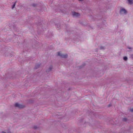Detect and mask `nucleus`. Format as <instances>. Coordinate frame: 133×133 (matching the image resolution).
<instances>
[{
    "label": "nucleus",
    "mask_w": 133,
    "mask_h": 133,
    "mask_svg": "<svg viewBox=\"0 0 133 133\" xmlns=\"http://www.w3.org/2000/svg\"><path fill=\"white\" fill-rule=\"evenodd\" d=\"M119 13L121 14H127V11L125 9L121 8L120 10Z\"/></svg>",
    "instance_id": "obj_1"
},
{
    "label": "nucleus",
    "mask_w": 133,
    "mask_h": 133,
    "mask_svg": "<svg viewBox=\"0 0 133 133\" xmlns=\"http://www.w3.org/2000/svg\"><path fill=\"white\" fill-rule=\"evenodd\" d=\"M15 107H17L19 108H23L24 107V105L19 104L17 103H16L15 104Z\"/></svg>",
    "instance_id": "obj_2"
},
{
    "label": "nucleus",
    "mask_w": 133,
    "mask_h": 133,
    "mask_svg": "<svg viewBox=\"0 0 133 133\" xmlns=\"http://www.w3.org/2000/svg\"><path fill=\"white\" fill-rule=\"evenodd\" d=\"M72 15L74 17H77L80 15L79 13L76 12H72Z\"/></svg>",
    "instance_id": "obj_3"
},
{
    "label": "nucleus",
    "mask_w": 133,
    "mask_h": 133,
    "mask_svg": "<svg viewBox=\"0 0 133 133\" xmlns=\"http://www.w3.org/2000/svg\"><path fill=\"white\" fill-rule=\"evenodd\" d=\"M52 69L53 68L52 66H50L49 68L46 70V72L48 73L49 72H50V71H51L52 70Z\"/></svg>",
    "instance_id": "obj_4"
},
{
    "label": "nucleus",
    "mask_w": 133,
    "mask_h": 133,
    "mask_svg": "<svg viewBox=\"0 0 133 133\" xmlns=\"http://www.w3.org/2000/svg\"><path fill=\"white\" fill-rule=\"evenodd\" d=\"M43 24H44V25L42 24V28L43 27V28H44L45 29H46V28L47 27V23L46 22H45V23H44Z\"/></svg>",
    "instance_id": "obj_5"
},
{
    "label": "nucleus",
    "mask_w": 133,
    "mask_h": 133,
    "mask_svg": "<svg viewBox=\"0 0 133 133\" xmlns=\"http://www.w3.org/2000/svg\"><path fill=\"white\" fill-rule=\"evenodd\" d=\"M67 56L68 55L67 54H65V55L63 54L61 57L63 58H66L67 57Z\"/></svg>",
    "instance_id": "obj_6"
},
{
    "label": "nucleus",
    "mask_w": 133,
    "mask_h": 133,
    "mask_svg": "<svg viewBox=\"0 0 133 133\" xmlns=\"http://www.w3.org/2000/svg\"><path fill=\"white\" fill-rule=\"evenodd\" d=\"M40 65L38 64H36L34 68V69H36L39 67Z\"/></svg>",
    "instance_id": "obj_7"
},
{
    "label": "nucleus",
    "mask_w": 133,
    "mask_h": 133,
    "mask_svg": "<svg viewBox=\"0 0 133 133\" xmlns=\"http://www.w3.org/2000/svg\"><path fill=\"white\" fill-rule=\"evenodd\" d=\"M102 26H103V27H101V28H100L102 30L103 29L105 28L106 27V25H105L104 24H102Z\"/></svg>",
    "instance_id": "obj_8"
},
{
    "label": "nucleus",
    "mask_w": 133,
    "mask_h": 133,
    "mask_svg": "<svg viewBox=\"0 0 133 133\" xmlns=\"http://www.w3.org/2000/svg\"><path fill=\"white\" fill-rule=\"evenodd\" d=\"M57 53H58V56L60 57H62V55L63 54L59 52H57Z\"/></svg>",
    "instance_id": "obj_9"
},
{
    "label": "nucleus",
    "mask_w": 133,
    "mask_h": 133,
    "mask_svg": "<svg viewBox=\"0 0 133 133\" xmlns=\"http://www.w3.org/2000/svg\"><path fill=\"white\" fill-rule=\"evenodd\" d=\"M123 59L124 61H126L128 59V58L126 56H124L123 57Z\"/></svg>",
    "instance_id": "obj_10"
},
{
    "label": "nucleus",
    "mask_w": 133,
    "mask_h": 133,
    "mask_svg": "<svg viewBox=\"0 0 133 133\" xmlns=\"http://www.w3.org/2000/svg\"><path fill=\"white\" fill-rule=\"evenodd\" d=\"M31 6H33V7H36L37 6V5L35 4H32Z\"/></svg>",
    "instance_id": "obj_11"
},
{
    "label": "nucleus",
    "mask_w": 133,
    "mask_h": 133,
    "mask_svg": "<svg viewBox=\"0 0 133 133\" xmlns=\"http://www.w3.org/2000/svg\"><path fill=\"white\" fill-rule=\"evenodd\" d=\"M33 128L34 129H37L38 128L35 125L33 127Z\"/></svg>",
    "instance_id": "obj_12"
},
{
    "label": "nucleus",
    "mask_w": 133,
    "mask_h": 133,
    "mask_svg": "<svg viewBox=\"0 0 133 133\" xmlns=\"http://www.w3.org/2000/svg\"><path fill=\"white\" fill-rule=\"evenodd\" d=\"M127 120V118H126L125 117L123 119V121H126Z\"/></svg>",
    "instance_id": "obj_13"
},
{
    "label": "nucleus",
    "mask_w": 133,
    "mask_h": 133,
    "mask_svg": "<svg viewBox=\"0 0 133 133\" xmlns=\"http://www.w3.org/2000/svg\"><path fill=\"white\" fill-rule=\"evenodd\" d=\"M100 49L101 50H104V48L103 46H101L100 47Z\"/></svg>",
    "instance_id": "obj_14"
},
{
    "label": "nucleus",
    "mask_w": 133,
    "mask_h": 133,
    "mask_svg": "<svg viewBox=\"0 0 133 133\" xmlns=\"http://www.w3.org/2000/svg\"><path fill=\"white\" fill-rule=\"evenodd\" d=\"M16 3V2H15V3L13 4V6L12 7V9H13L14 8V7L15 6Z\"/></svg>",
    "instance_id": "obj_15"
},
{
    "label": "nucleus",
    "mask_w": 133,
    "mask_h": 133,
    "mask_svg": "<svg viewBox=\"0 0 133 133\" xmlns=\"http://www.w3.org/2000/svg\"><path fill=\"white\" fill-rule=\"evenodd\" d=\"M130 110L131 112H133V108L130 109Z\"/></svg>",
    "instance_id": "obj_16"
},
{
    "label": "nucleus",
    "mask_w": 133,
    "mask_h": 133,
    "mask_svg": "<svg viewBox=\"0 0 133 133\" xmlns=\"http://www.w3.org/2000/svg\"><path fill=\"white\" fill-rule=\"evenodd\" d=\"M111 105L110 104H109L108 105V107H111Z\"/></svg>",
    "instance_id": "obj_17"
},
{
    "label": "nucleus",
    "mask_w": 133,
    "mask_h": 133,
    "mask_svg": "<svg viewBox=\"0 0 133 133\" xmlns=\"http://www.w3.org/2000/svg\"><path fill=\"white\" fill-rule=\"evenodd\" d=\"M131 57L133 59V54H132L131 55Z\"/></svg>",
    "instance_id": "obj_18"
},
{
    "label": "nucleus",
    "mask_w": 133,
    "mask_h": 133,
    "mask_svg": "<svg viewBox=\"0 0 133 133\" xmlns=\"http://www.w3.org/2000/svg\"><path fill=\"white\" fill-rule=\"evenodd\" d=\"M128 48L129 49H132V48L131 47H128Z\"/></svg>",
    "instance_id": "obj_19"
},
{
    "label": "nucleus",
    "mask_w": 133,
    "mask_h": 133,
    "mask_svg": "<svg viewBox=\"0 0 133 133\" xmlns=\"http://www.w3.org/2000/svg\"><path fill=\"white\" fill-rule=\"evenodd\" d=\"M57 27L59 29V28H60V26H57Z\"/></svg>",
    "instance_id": "obj_20"
},
{
    "label": "nucleus",
    "mask_w": 133,
    "mask_h": 133,
    "mask_svg": "<svg viewBox=\"0 0 133 133\" xmlns=\"http://www.w3.org/2000/svg\"><path fill=\"white\" fill-rule=\"evenodd\" d=\"M1 133H6L5 132H4V131H2Z\"/></svg>",
    "instance_id": "obj_21"
},
{
    "label": "nucleus",
    "mask_w": 133,
    "mask_h": 133,
    "mask_svg": "<svg viewBox=\"0 0 133 133\" xmlns=\"http://www.w3.org/2000/svg\"><path fill=\"white\" fill-rule=\"evenodd\" d=\"M8 133H12L11 132H10V131H9V132H8Z\"/></svg>",
    "instance_id": "obj_22"
},
{
    "label": "nucleus",
    "mask_w": 133,
    "mask_h": 133,
    "mask_svg": "<svg viewBox=\"0 0 133 133\" xmlns=\"http://www.w3.org/2000/svg\"><path fill=\"white\" fill-rule=\"evenodd\" d=\"M98 51V49H96V51Z\"/></svg>",
    "instance_id": "obj_23"
},
{
    "label": "nucleus",
    "mask_w": 133,
    "mask_h": 133,
    "mask_svg": "<svg viewBox=\"0 0 133 133\" xmlns=\"http://www.w3.org/2000/svg\"><path fill=\"white\" fill-rule=\"evenodd\" d=\"M80 122H82V121H80Z\"/></svg>",
    "instance_id": "obj_24"
}]
</instances>
